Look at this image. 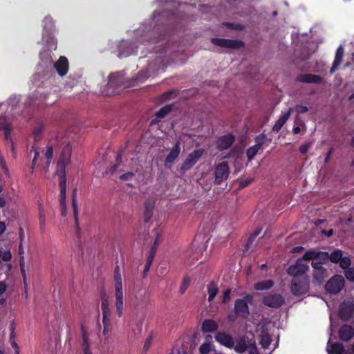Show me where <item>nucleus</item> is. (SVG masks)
<instances>
[{
	"label": "nucleus",
	"mask_w": 354,
	"mask_h": 354,
	"mask_svg": "<svg viewBox=\"0 0 354 354\" xmlns=\"http://www.w3.org/2000/svg\"><path fill=\"white\" fill-rule=\"evenodd\" d=\"M207 290L208 292V301L211 302L218 293V287L214 281H211L207 285Z\"/></svg>",
	"instance_id": "c85d7f7f"
},
{
	"label": "nucleus",
	"mask_w": 354,
	"mask_h": 354,
	"mask_svg": "<svg viewBox=\"0 0 354 354\" xmlns=\"http://www.w3.org/2000/svg\"><path fill=\"white\" fill-rule=\"evenodd\" d=\"M158 243V237H156L153 245L151 246V248L150 249V252H149L150 254H153V256H155L156 252V246H157Z\"/></svg>",
	"instance_id": "5fc2aeb1"
},
{
	"label": "nucleus",
	"mask_w": 354,
	"mask_h": 354,
	"mask_svg": "<svg viewBox=\"0 0 354 354\" xmlns=\"http://www.w3.org/2000/svg\"><path fill=\"white\" fill-rule=\"evenodd\" d=\"M180 152V142L177 141L172 149L170 150L169 153L167 156L165 160V165L166 167L168 166L169 164H172L178 158Z\"/></svg>",
	"instance_id": "f3484780"
},
{
	"label": "nucleus",
	"mask_w": 354,
	"mask_h": 354,
	"mask_svg": "<svg viewBox=\"0 0 354 354\" xmlns=\"http://www.w3.org/2000/svg\"><path fill=\"white\" fill-rule=\"evenodd\" d=\"M155 202L150 198L147 199L144 203V222L148 223L153 214Z\"/></svg>",
	"instance_id": "aec40b11"
},
{
	"label": "nucleus",
	"mask_w": 354,
	"mask_h": 354,
	"mask_svg": "<svg viewBox=\"0 0 354 354\" xmlns=\"http://www.w3.org/2000/svg\"><path fill=\"white\" fill-rule=\"evenodd\" d=\"M260 149L261 148H259V147H257L255 145L249 147L246 150V156L248 158V160L249 161H251L255 157V156Z\"/></svg>",
	"instance_id": "e433bc0d"
},
{
	"label": "nucleus",
	"mask_w": 354,
	"mask_h": 354,
	"mask_svg": "<svg viewBox=\"0 0 354 354\" xmlns=\"http://www.w3.org/2000/svg\"><path fill=\"white\" fill-rule=\"evenodd\" d=\"M353 304L350 301H343L339 308V317L343 321L349 320L353 313Z\"/></svg>",
	"instance_id": "f8f14e48"
},
{
	"label": "nucleus",
	"mask_w": 354,
	"mask_h": 354,
	"mask_svg": "<svg viewBox=\"0 0 354 354\" xmlns=\"http://www.w3.org/2000/svg\"><path fill=\"white\" fill-rule=\"evenodd\" d=\"M322 262L314 261H312L311 266L315 269V271L320 270L321 269H324V268L322 266Z\"/></svg>",
	"instance_id": "603ef678"
},
{
	"label": "nucleus",
	"mask_w": 354,
	"mask_h": 354,
	"mask_svg": "<svg viewBox=\"0 0 354 354\" xmlns=\"http://www.w3.org/2000/svg\"><path fill=\"white\" fill-rule=\"evenodd\" d=\"M151 266V263H149L146 262L145 266V269H144V271H143V274H144L145 276L147 275V272L149 271Z\"/></svg>",
	"instance_id": "e2e57ef3"
},
{
	"label": "nucleus",
	"mask_w": 354,
	"mask_h": 354,
	"mask_svg": "<svg viewBox=\"0 0 354 354\" xmlns=\"http://www.w3.org/2000/svg\"><path fill=\"white\" fill-rule=\"evenodd\" d=\"M344 56V48L342 46H339L336 51L335 59L333 63V66L330 70V73L333 74L338 68V66L342 62Z\"/></svg>",
	"instance_id": "5701e85b"
},
{
	"label": "nucleus",
	"mask_w": 354,
	"mask_h": 354,
	"mask_svg": "<svg viewBox=\"0 0 354 354\" xmlns=\"http://www.w3.org/2000/svg\"><path fill=\"white\" fill-rule=\"evenodd\" d=\"M233 348L236 353L239 354L243 353L248 348L245 339L244 338H239Z\"/></svg>",
	"instance_id": "c756f323"
},
{
	"label": "nucleus",
	"mask_w": 354,
	"mask_h": 354,
	"mask_svg": "<svg viewBox=\"0 0 354 354\" xmlns=\"http://www.w3.org/2000/svg\"><path fill=\"white\" fill-rule=\"evenodd\" d=\"M253 301V294H247L243 299H236L234 307L236 315L243 318H247L250 315L248 304H252Z\"/></svg>",
	"instance_id": "f257e3e1"
},
{
	"label": "nucleus",
	"mask_w": 354,
	"mask_h": 354,
	"mask_svg": "<svg viewBox=\"0 0 354 354\" xmlns=\"http://www.w3.org/2000/svg\"><path fill=\"white\" fill-rule=\"evenodd\" d=\"M54 66L60 76L65 75L68 70V62L66 57L61 56L55 63Z\"/></svg>",
	"instance_id": "a211bd4d"
},
{
	"label": "nucleus",
	"mask_w": 354,
	"mask_h": 354,
	"mask_svg": "<svg viewBox=\"0 0 354 354\" xmlns=\"http://www.w3.org/2000/svg\"><path fill=\"white\" fill-rule=\"evenodd\" d=\"M123 152H124V149H120L118 152V154L116 156V160H115V163L118 165H120L122 162V156Z\"/></svg>",
	"instance_id": "4d7b16f0"
},
{
	"label": "nucleus",
	"mask_w": 354,
	"mask_h": 354,
	"mask_svg": "<svg viewBox=\"0 0 354 354\" xmlns=\"http://www.w3.org/2000/svg\"><path fill=\"white\" fill-rule=\"evenodd\" d=\"M72 147L69 142H68L62 149V153L57 162V167L61 170V178L64 176H66V166L70 163L71 157Z\"/></svg>",
	"instance_id": "0eeeda50"
},
{
	"label": "nucleus",
	"mask_w": 354,
	"mask_h": 354,
	"mask_svg": "<svg viewBox=\"0 0 354 354\" xmlns=\"http://www.w3.org/2000/svg\"><path fill=\"white\" fill-rule=\"evenodd\" d=\"M19 268L21 274L23 279V283L24 286L25 292L27 291V278H26V274L25 270V262H24V256H21L20 260H19Z\"/></svg>",
	"instance_id": "72a5a7b5"
},
{
	"label": "nucleus",
	"mask_w": 354,
	"mask_h": 354,
	"mask_svg": "<svg viewBox=\"0 0 354 354\" xmlns=\"http://www.w3.org/2000/svg\"><path fill=\"white\" fill-rule=\"evenodd\" d=\"M272 342V337L270 334L266 331L262 330L259 335V344L263 348H268Z\"/></svg>",
	"instance_id": "393cba45"
},
{
	"label": "nucleus",
	"mask_w": 354,
	"mask_h": 354,
	"mask_svg": "<svg viewBox=\"0 0 354 354\" xmlns=\"http://www.w3.org/2000/svg\"><path fill=\"white\" fill-rule=\"evenodd\" d=\"M134 176L133 172H127L120 176V179L122 180H127L131 179Z\"/></svg>",
	"instance_id": "864d4df0"
},
{
	"label": "nucleus",
	"mask_w": 354,
	"mask_h": 354,
	"mask_svg": "<svg viewBox=\"0 0 354 354\" xmlns=\"http://www.w3.org/2000/svg\"><path fill=\"white\" fill-rule=\"evenodd\" d=\"M59 187H60V207H61V214L62 216H66V177L63 176L59 180Z\"/></svg>",
	"instance_id": "ddd939ff"
},
{
	"label": "nucleus",
	"mask_w": 354,
	"mask_h": 354,
	"mask_svg": "<svg viewBox=\"0 0 354 354\" xmlns=\"http://www.w3.org/2000/svg\"><path fill=\"white\" fill-rule=\"evenodd\" d=\"M6 205V201L4 198L0 197V207H4Z\"/></svg>",
	"instance_id": "774afa93"
},
{
	"label": "nucleus",
	"mask_w": 354,
	"mask_h": 354,
	"mask_svg": "<svg viewBox=\"0 0 354 354\" xmlns=\"http://www.w3.org/2000/svg\"><path fill=\"white\" fill-rule=\"evenodd\" d=\"M101 309L102 313V324L104 326L103 333L105 335L110 330L111 324L109 317L111 310L109 306V301L105 290L100 292Z\"/></svg>",
	"instance_id": "f03ea898"
},
{
	"label": "nucleus",
	"mask_w": 354,
	"mask_h": 354,
	"mask_svg": "<svg viewBox=\"0 0 354 354\" xmlns=\"http://www.w3.org/2000/svg\"><path fill=\"white\" fill-rule=\"evenodd\" d=\"M6 229V224L3 221H0V235L2 234Z\"/></svg>",
	"instance_id": "0e129e2a"
},
{
	"label": "nucleus",
	"mask_w": 354,
	"mask_h": 354,
	"mask_svg": "<svg viewBox=\"0 0 354 354\" xmlns=\"http://www.w3.org/2000/svg\"><path fill=\"white\" fill-rule=\"evenodd\" d=\"M214 337L217 342L227 348H232L234 346L232 337L225 332H218Z\"/></svg>",
	"instance_id": "2eb2a0df"
},
{
	"label": "nucleus",
	"mask_w": 354,
	"mask_h": 354,
	"mask_svg": "<svg viewBox=\"0 0 354 354\" xmlns=\"http://www.w3.org/2000/svg\"><path fill=\"white\" fill-rule=\"evenodd\" d=\"M345 285L344 277L340 274H335L326 283V291L332 295H336L341 292Z\"/></svg>",
	"instance_id": "7ed1b4c3"
},
{
	"label": "nucleus",
	"mask_w": 354,
	"mask_h": 354,
	"mask_svg": "<svg viewBox=\"0 0 354 354\" xmlns=\"http://www.w3.org/2000/svg\"><path fill=\"white\" fill-rule=\"evenodd\" d=\"M82 348L83 354H92L88 342V336L86 331H82Z\"/></svg>",
	"instance_id": "7c9ffc66"
},
{
	"label": "nucleus",
	"mask_w": 354,
	"mask_h": 354,
	"mask_svg": "<svg viewBox=\"0 0 354 354\" xmlns=\"http://www.w3.org/2000/svg\"><path fill=\"white\" fill-rule=\"evenodd\" d=\"M218 328L217 323L210 319L204 320L202 324V330L203 333H213Z\"/></svg>",
	"instance_id": "b1692460"
},
{
	"label": "nucleus",
	"mask_w": 354,
	"mask_h": 354,
	"mask_svg": "<svg viewBox=\"0 0 354 354\" xmlns=\"http://www.w3.org/2000/svg\"><path fill=\"white\" fill-rule=\"evenodd\" d=\"M344 275L348 281L353 282L354 281V268L352 267V268L345 270Z\"/></svg>",
	"instance_id": "37998d69"
},
{
	"label": "nucleus",
	"mask_w": 354,
	"mask_h": 354,
	"mask_svg": "<svg viewBox=\"0 0 354 354\" xmlns=\"http://www.w3.org/2000/svg\"><path fill=\"white\" fill-rule=\"evenodd\" d=\"M190 283V279L188 277H185L183 280L182 284L180 288V292L183 294L185 290L187 289Z\"/></svg>",
	"instance_id": "a18cd8bd"
},
{
	"label": "nucleus",
	"mask_w": 354,
	"mask_h": 354,
	"mask_svg": "<svg viewBox=\"0 0 354 354\" xmlns=\"http://www.w3.org/2000/svg\"><path fill=\"white\" fill-rule=\"evenodd\" d=\"M11 346L15 349V354H19L17 344L14 340L11 341Z\"/></svg>",
	"instance_id": "680f3d73"
},
{
	"label": "nucleus",
	"mask_w": 354,
	"mask_h": 354,
	"mask_svg": "<svg viewBox=\"0 0 354 354\" xmlns=\"http://www.w3.org/2000/svg\"><path fill=\"white\" fill-rule=\"evenodd\" d=\"M230 294H231V290L230 288L226 289L223 292V299H222L223 303L226 304L228 302V301L230 300Z\"/></svg>",
	"instance_id": "de8ad7c7"
},
{
	"label": "nucleus",
	"mask_w": 354,
	"mask_h": 354,
	"mask_svg": "<svg viewBox=\"0 0 354 354\" xmlns=\"http://www.w3.org/2000/svg\"><path fill=\"white\" fill-rule=\"evenodd\" d=\"M261 231V229H258L250 236V237L248 238L247 243L245 244L246 249L249 248L250 245L252 243V242L254 241L255 238L260 234Z\"/></svg>",
	"instance_id": "79ce46f5"
},
{
	"label": "nucleus",
	"mask_w": 354,
	"mask_h": 354,
	"mask_svg": "<svg viewBox=\"0 0 354 354\" xmlns=\"http://www.w3.org/2000/svg\"><path fill=\"white\" fill-rule=\"evenodd\" d=\"M291 113L292 109H289V110L286 113L282 114L274 124L272 127V131L274 132L279 131L283 127V126L285 124V123L287 122V120L289 119Z\"/></svg>",
	"instance_id": "4be33fe9"
},
{
	"label": "nucleus",
	"mask_w": 354,
	"mask_h": 354,
	"mask_svg": "<svg viewBox=\"0 0 354 354\" xmlns=\"http://www.w3.org/2000/svg\"><path fill=\"white\" fill-rule=\"evenodd\" d=\"M6 290V284L3 281H0V295L3 294Z\"/></svg>",
	"instance_id": "bf43d9fd"
},
{
	"label": "nucleus",
	"mask_w": 354,
	"mask_h": 354,
	"mask_svg": "<svg viewBox=\"0 0 354 354\" xmlns=\"http://www.w3.org/2000/svg\"><path fill=\"white\" fill-rule=\"evenodd\" d=\"M295 111L298 113H304L308 111V108L302 104H298L295 106Z\"/></svg>",
	"instance_id": "09e8293b"
},
{
	"label": "nucleus",
	"mask_w": 354,
	"mask_h": 354,
	"mask_svg": "<svg viewBox=\"0 0 354 354\" xmlns=\"http://www.w3.org/2000/svg\"><path fill=\"white\" fill-rule=\"evenodd\" d=\"M203 149H198L190 153L181 165L180 170L185 171L189 170L203 156Z\"/></svg>",
	"instance_id": "9d476101"
},
{
	"label": "nucleus",
	"mask_w": 354,
	"mask_h": 354,
	"mask_svg": "<svg viewBox=\"0 0 354 354\" xmlns=\"http://www.w3.org/2000/svg\"><path fill=\"white\" fill-rule=\"evenodd\" d=\"M44 130V125L42 122H39L35 127L33 131L34 138L35 141L39 140L41 138V134Z\"/></svg>",
	"instance_id": "4c0bfd02"
},
{
	"label": "nucleus",
	"mask_w": 354,
	"mask_h": 354,
	"mask_svg": "<svg viewBox=\"0 0 354 354\" xmlns=\"http://www.w3.org/2000/svg\"><path fill=\"white\" fill-rule=\"evenodd\" d=\"M297 80L303 83L320 84L323 82V78L320 75L307 73L300 75L297 77Z\"/></svg>",
	"instance_id": "6ab92c4d"
},
{
	"label": "nucleus",
	"mask_w": 354,
	"mask_h": 354,
	"mask_svg": "<svg viewBox=\"0 0 354 354\" xmlns=\"http://www.w3.org/2000/svg\"><path fill=\"white\" fill-rule=\"evenodd\" d=\"M354 336V328L353 326L344 324L339 330V337L341 340L344 342L350 341Z\"/></svg>",
	"instance_id": "dca6fc26"
},
{
	"label": "nucleus",
	"mask_w": 354,
	"mask_h": 354,
	"mask_svg": "<svg viewBox=\"0 0 354 354\" xmlns=\"http://www.w3.org/2000/svg\"><path fill=\"white\" fill-rule=\"evenodd\" d=\"M274 286V281L271 279L261 281L256 283L254 286V288L256 290H270Z\"/></svg>",
	"instance_id": "a878e982"
},
{
	"label": "nucleus",
	"mask_w": 354,
	"mask_h": 354,
	"mask_svg": "<svg viewBox=\"0 0 354 354\" xmlns=\"http://www.w3.org/2000/svg\"><path fill=\"white\" fill-rule=\"evenodd\" d=\"M212 42L216 46L232 49H239L244 46V43L238 39L212 38Z\"/></svg>",
	"instance_id": "9b49d317"
},
{
	"label": "nucleus",
	"mask_w": 354,
	"mask_h": 354,
	"mask_svg": "<svg viewBox=\"0 0 354 354\" xmlns=\"http://www.w3.org/2000/svg\"><path fill=\"white\" fill-rule=\"evenodd\" d=\"M308 149H309V144L306 143V144H304L300 146L299 151L301 154L304 155L307 153Z\"/></svg>",
	"instance_id": "6e6d98bb"
},
{
	"label": "nucleus",
	"mask_w": 354,
	"mask_h": 354,
	"mask_svg": "<svg viewBox=\"0 0 354 354\" xmlns=\"http://www.w3.org/2000/svg\"><path fill=\"white\" fill-rule=\"evenodd\" d=\"M309 284L305 277L293 278L291 283L290 290L295 296H301L308 292Z\"/></svg>",
	"instance_id": "20e7f679"
},
{
	"label": "nucleus",
	"mask_w": 354,
	"mask_h": 354,
	"mask_svg": "<svg viewBox=\"0 0 354 354\" xmlns=\"http://www.w3.org/2000/svg\"><path fill=\"white\" fill-rule=\"evenodd\" d=\"M329 254L327 252L318 251L317 261L322 262V264L326 263L329 261Z\"/></svg>",
	"instance_id": "58836bf2"
},
{
	"label": "nucleus",
	"mask_w": 354,
	"mask_h": 354,
	"mask_svg": "<svg viewBox=\"0 0 354 354\" xmlns=\"http://www.w3.org/2000/svg\"><path fill=\"white\" fill-rule=\"evenodd\" d=\"M234 140L235 138L232 133L222 136L216 142V148L220 151L227 149L232 145Z\"/></svg>",
	"instance_id": "4468645a"
},
{
	"label": "nucleus",
	"mask_w": 354,
	"mask_h": 354,
	"mask_svg": "<svg viewBox=\"0 0 354 354\" xmlns=\"http://www.w3.org/2000/svg\"><path fill=\"white\" fill-rule=\"evenodd\" d=\"M114 281L115 306L117 315L118 317H121L123 315L124 308L122 281L117 280Z\"/></svg>",
	"instance_id": "423d86ee"
},
{
	"label": "nucleus",
	"mask_w": 354,
	"mask_h": 354,
	"mask_svg": "<svg viewBox=\"0 0 354 354\" xmlns=\"http://www.w3.org/2000/svg\"><path fill=\"white\" fill-rule=\"evenodd\" d=\"M39 221L40 229L44 231L46 225V214L44 207L41 204L39 205Z\"/></svg>",
	"instance_id": "c9c22d12"
},
{
	"label": "nucleus",
	"mask_w": 354,
	"mask_h": 354,
	"mask_svg": "<svg viewBox=\"0 0 354 354\" xmlns=\"http://www.w3.org/2000/svg\"><path fill=\"white\" fill-rule=\"evenodd\" d=\"M318 257V251L314 250H310L305 252V254L303 255L302 261H315L317 260V258Z\"/></svg>",
	"instance_id": "f704fd0d"
},
{
	"label": "nucleus",
	"mask_w": 354,
	"mask_h": 354,
	"mask_svg": "<svg viewBox=\"0 0 354 354\" xmlns=\"http://www.w3.org/2000/svg\"><path fill=\"white\" fill-rule=\"evenodd\" d=\"M327 351L328 354H343L345 351L343 344L339 342L331 344Z\"/></svg>",
	"instance_id": "cd10ccee"
},
{
	"label": "nucleus",
	"mask_w": 354,
	"mask_h": 354,
	"mask_svg": "<svg viewBox=\"0 0 354 354\" xmlns=\"http://www.w3.org/2000/svg\"><path fill=\"white\" fill-rule=\"evenodd\" d=\"M262 303L270 308H279L284 304L285 298L281 294L268 292L263 295Z\"/></svg>",
	"instance_id": "39448f33"
},
{
	"label": "nucleus",
	"mask_w": 354,
	"mask_h": 354,
	"mask_svg": "<svg viewBox=\"0 0 354 354\" xmlns=\"http://www.w3.org/2000/svg\"><path fill=\"white\" fill-rule=\"evenodd\" d=\"M339 263V266L345 270L351 268V260L348 257H342Z\"/></svg>",
	"instance_id": "ea45409f"
},
{
	"label": "nucleus",
	"mask_w": 354,
	"mask_h": 354,
	"mask_svg": "<svg viewBox=\"0 0 354 354\" xmlns=\"http://www.w3.org/2000/svg\"><path fill=\"white\" fill-rule=\"evenodd\" d=\"M118 166H119L118 165L115 163L114 165H113L112 166L110 167V168L109 169L108 173L113 174L115 171V170L117 169V168L118 167Z\"/></svg>",
	"instance_id": "052dcab7"
},
{
	"label": "nucleus",
	"mask_w": 354,
	"mask_h": 354,
	"mask_svg": "<svg viewBox=\"0 0 354 354\" xmlns=\"http://www.w3.org/2000/svg\"><path fill=\"white\" fill-rule=\"evenodd\" d=\"M151 340H152L151 337H149L146 339L145 344H144V348H143L145 351H147L149 349V348L150 347L151 344Z\"/></svg>",
	"instance_id": "13d9d810"
},
{
	"label": "nucleus",
	"mask_w": 354,
	"mask_h": 354,
	"mask_svg": "<svg viewBox=\"0 0 354 354\" xmlns=\"http://www.w3.org/2000/svg\"><path fill=\"white\" fill-rule=\"evenodd\" d=\"M172 110L171 105H166L162 107L158 112L156 113L154 118L150 122L151 126L156 125L163 119Z\"/></svg>",
	"instance_id": "412c9836"
},
{
	"label": "nucleus",
	"mask_w": 354,
	"mask_h": 354,
	"mask_svg": "<svg viewBox=\"0 0 354 354\" xmlns=\"http://www.w3.org/2000/svg\"><path fill=\"white\" fill-rule=\"evenodd\" d=\"M211 351V344L209 343H203L199 348L201 354H208Z\"/></svg>",
	"instance_id": "c03bdc74"
},
{
	"label": "nucleus",
	"mask_w": 354,
	"mask_h": 354,
	"mask_svg": "<svg viewBox=\"0 0 354 354\" xmlns=\"http://www.w3.org/2000/svg\"><path fill=\"white\" fill-rule=\"evenodd\" d=\"M122 280L120 270L119 266H116L114 268V281Z\"/></svg>",
	"instance_id": "8fccbe9b"
},
{
	"label": "nucleus",
	"mask_w": 354,
	"mask_h": 354,
	"mask_svg": "<svg viewBox=\"0 0 354 354\" xmlns=\"http://www.w3.org/2000/svg\"><path fill=\"white\" fill-rule=\"evenodd\" d=\"M174 93L173 91H169L162 94V96L164 98L167 99L169 98L172 94Z\"/></svg>",
	"instance_id": "69168bd1"
},
{
	"label": "nucleus",
	"mask_w": 354,
	"mask_h": 354,
	"mask_svg": "<svg viewBox=\"0 0 354 354\" xmlns=\"http://www.w3.org/2000/svg\"><path fill=\"white\" fill-rule=\"evenodd\" d=\"M252 181V178H246L241 180L239 183V187L244 188L248 186Z\"/></svg>",
	"instance_id": "3c124183"
},
{
	"label": "nucleus",
	"mask_w": 354,
	"mask_h": 354,
	"mask_svg": "<svg viewBox=\"0 0 354 354\" xmlns=\"http://www.w3.org/2000/svg\"><path fill=\"white\" fill-rule=\"evenodd\" d=\"M230 174V168L227 162H222L218 163L214 170V183L216 185L221 184L226 180Z\"/></svg>",
	"instance_id": "6e6552de"
},
{
	"label": "nucleus",
	"mask_w": 354,
	"mask_h": 354,
	"mask_svg": "<svg viewBox=\"0 0 354 354\" xmlns=\"http://www.w3.org/2000/svg\"><path fill=\"white\" fill-rule=\"evenodd\" d=\"M309 266L307 263L303 262L302 259H299L296 263L291 265L287 270V273L292 276L293 278L304 277V274L308 270Z\"/></svg>",
	"instance_id": "1a4fd4ad"
},
{
	"label": "nucleus",
	"mask_w": 354,
	"mask_h": 354,
	"mask_svg": "<svg viewBox=\"0 0 354 354\" xmlns=\"http://www.w3.org/2000/svg\"><path fill=\"white\" fill-rule=\"evenodd\" d=\"M76 192H77V189L74 188L73 190V194H72V206H73V214H74L75 221V224L77 225V230H79V226H78V206H77V199H76Z\"/></svg>",
	"instance_id": "bb28decb"
},
{
	"label": "nucleus",
	"mask_w": 354,
	"mask_h": 354,
	"mask_svg": "<svg viewBox=\"0 0 354 354\" xmlns=\"http://www.w3.org/2000/svg\"><path fill=\"white\" fill-rule=\"evenodd\" d=\"M154 257L155 256H153V254H149L146 262L151 264L153 261Z\"/></svg>",
	"instance_id": "338daca9"
},
{
	"label": "nucleus",
	"mask_w": 354,
	"mask_h": 354,
	"mask_svg": "<svg viewBox=\"0 0 354 354\" xmlns=\"http://www.w3.org/2000/svg\"><path fill=\"white\" fill-rule=\"evenodd\" d=\"M326 272L327 270L326 268L315 271L313 273V279L318 283H322L327 277Z\"/></svg>",
	"instance_id": "2f4dec72"
},
{
	"label": "nucleus",
	"mask_w": 354,
	"mask_h": 354,
	"mask_svg": "<svg viewBox=\"0 0 354 354\" xmlns=\"http://www.w3.org/2000/svg\"><path fill=\"white\" fill-rule=\"evenodd\" d=\"M343 257V252L339 249L335 250L329 254V261L333 263H338Z\"/></svg>",
	"instance_id": "473e14b6"
},
{
	"label": "nucleus",
	"mask_w": 354,
	"mask_h": 354,
	"mask_svg": "<svg viewBox=\"0 0 354 354\" xmlns=\"http://www.w3.org/2000/svg\"><path fill=\"white\" fill-rule=\"evenodd\" d=\"M266 139V135L263 133H261L254 138L255 145L259 147V148L261 149L262 146L265 142Z\"/></svg>",
	"instance_id": "a19ab883"
},
{
	"label": "nucleus",
	"mask_w": 354,
	"mask_h": 354,
	"mask_svg": "<svg viewBox=\"0 0 354 354\" xmlns=\"http://www.w3.org/2000/svg\"><path fill=\"white\" fill-rule=\"evenodd\" d=\"M53 148L52 145H48L45 153V157L48 160H50L53 158Z\"/></svg>",
	"instance_id": "49530a36"
}]
</instances>
